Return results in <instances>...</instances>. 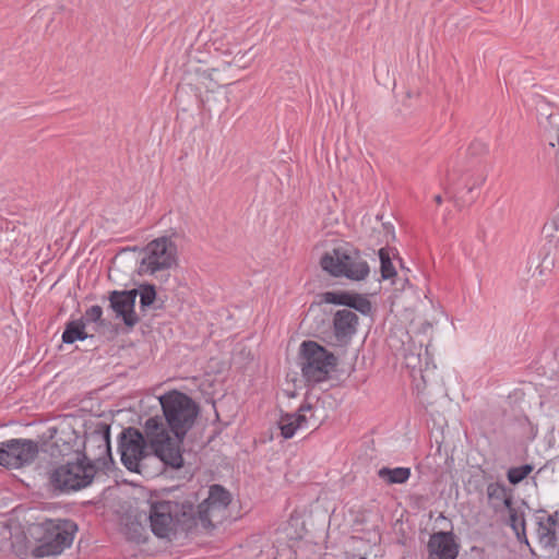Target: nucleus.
<instances>
[{
  "mask_svg": "<svg viewBox=\"0 0 559 559\" xmlns=\"http://www.w3.org/2000/svg\"><path fill=\"white\" fill-rule=\"evenodd\" d=\"M168 428L157 416L150 417L144 425L145 436L150 448L165 467L174 469L183 466L181 444L187 432L192 428L199 414L198 404L186 393L173 390L159 396Z\"/></svg>",
  "mask_w": 559,
  "mask_h": 559,
  "instance_id": "obj_1",
  "label": "nucleus"
},
{
  "mask_svg": "<svg viewBox=\"0 0 559 559\" xmlns=\"http://www.w3.org/2000/svg\"><path fill=\"white\" fill-rule=\"evenodd\" d=\"M87 442L97 449V453L68 459L48 472V487L52 495H70L85 489L92 485L98 471L111 467L110 427L104 423L98 424L87 435Z\"/></svg>",
  "mask_w": 559,
  "mask_h": 559,
  "instance_id": "obj_2",
  "label": "nucleus"
},
{
  "mask_svg": "<svg viewBox=\"0 0 559 559\" xmlns=\"http://www.w3.org/2000/svg\"><path fill=\"white\" fill-rule=\"evenodd\" d=\"M148 520L158 538L171 539L178 531L188 533L195 528L193 501L151 500Z\"/></svg>",
  "mask_w": 559,
  "mask_h": 559,
  "instance_id": "obj_3",
  "label": "nucleus"
},
{
  "mask_svg": "<svg viewBox=\"0 0 559 559\" xmlns=\"http://www.w3.org/2000/svg\"><path fill=\"white\" fill-rule=\"evenodd\" d=\"M320 265L330 275L334 277H346L352 281L360 282L368 277L370 267L362 258L361 252L348 242H343L325 252Z\"/></svg>",
  "mask_w": 559,
  "mask_h": 559,
  "instance_id": "obj_4",
  "label": "nucleus"
},
{
  "mask_svg": "<svg viewBox=\"0 0 559 559\" xmlns=\"http://www.w3.org/2000/svg\"><path fill=\"white\" fill-rule=\"evenodd\" d=\"M185 80L187 84L195 87L203 109L211 111L210 97L209 95L203 96L202 90L204 88L206 93H213L216 88L233 83L235 78L226 71V68L210 67L202 61H190Z\"/></svg>",
  "mask_w": 559,
  "mask_h": 559,
  "instance_id": "obj_5",
  "label": "nucleus"
},
{
  "mask_svg": "<svg viewBox=\"0 0 559 559\" xmlns=\"http://www.w3.org/2000/svg\"><path fill=\"white\" fill-rule=\"evenodd\" d=\"M43 535L32 550V557L58 556L72 545L76 524L71 520H49L43 523Z\"/></svg>",
  "mask_w": 559,
  "mask_h": 559,
  "instance_id": "obj_6",
  "label": "nucleus"
},
{
  "mask_svg": "<svg viewBox=\"0 0 559 559\" xmlns=\"http://www.w3.org/2000/svg\"><path fill=\"white\" fill-rule=\"evenodd\" d=\"M301 372L307 382L325 381L337 358L314 341H305L300 346Z\"/></svg>",
  "mask_w": 559,
  "mask_h": 559,
  "instance_id": "obj_7",
  "label": "nucleus"
},
{
  "mask_svg": "<svg viewBox=\"0 0 559 559\" xmlns=\"http://www.w3.org/2000/svg\"><path fill=\"white\" fill-rule=\"evenodd\" d=\"M146 440L143 433L133 427L122 430L119 436V451L121 454L122 464L130 472L141 473L144 462L150 459H157L160 461L153 451V455L146 452Z\"/></svg>",
  "mask_w": 559,
  "mask_h": 559,
  "instance_id": "obj_8",
  "label": "nucleus"
},
{
  "mask_svg": "<svg viewBox=\"0 0 559 559\" xmlns=\"http://www.w3.org/2000/svg\"><path fill=\"white\" fill-rule=\"evenodd\" d=\"M144 251L145 257L141 260L140 265L141 272L155 274L177 264V246L167 236L152 240Z\"/></svg>",
  "mask_w": 559,
  "mask_h": 559,
  "instance_id": "obj_9",
  "label": "nucleus"
},
{
  "mask_svg": "<svg viewBox=\"0 0 559 559\" xmlns=\"http://www.w3.org/2000/svg\"><path fill=\"white\" fill-rule=\"evenodd\" d=\"M50 438L52 444L50 445V455L55 459H78V455L88 454L86 452L87 437L83 439L72 428L71 425H61L59 427L50 428ZM91 447H94L91 444Z\"/></svg>",
  "mask_w": 559,
  "mask_h": 559,
  "instance_id": "obj_10",
  "label": "nucleus"
},
{
  "mask_svg": "<svg viewBox=\"0 0 559 559\" xmlns=\"http://www.w3.org/2000/svg\"><path fill=\"white\" fill-rule=\"evenodd\" d=\"M38 454V442L32 439L20 438L0 442V465L8 468L31 465Z\"/></svg>",
  "mask_w": 559,
  "mask_h": 559,
  "instance_id": "obj_11",
  "label": "nucleus"
},
{
  "mask_svg": "<svg viewBox=\"0 0 559 559\" xmlns=\"http://www.w3.org/2000/svg\"><path fill=\"white\" fill-rule=\"evenodd\" d=\"M190 500L195 502V497ZM231 501V497L228 490L221 485H213L210 487L209 497L202 501L198 507L193 504V516L195 527L200 524L203 528H212L213 519L217 516V513L225 510Z\"/></svg>",
  "mask_w": 559,
  "mask_h": 559,
  "instance_id": "obj_12",
  "label": "nucleus"
},
{
  "mask_svg": "<svg viewBox=\"0 0 559 559\" xmlns=\"http://www.w3.org/2000/svg\"><path fill=\"white\" fill-rule=\"evenodd\" d=\"M406 367L412 370L414 388L417 394L425 395L439 384V374L436 366L428 361V350L425 349V366L423 367L421 354L409 352L405 355Z\"/></svg>",
  "mask_w": 559,
  "mask_h": 559,
  "instance_id": "obj_13",
  "label": "nucleus"
},
{
  "mask_svg": "<svg viewBox=\"0 0 559 559\" xmlns=\"http://www.w3.org/2000/svg\"><path fill=\"white\" fill-rule=\"evenodd\" d=\"M138 289L112 290L109 293V308L120 318L127 328L133 329L139 323V317L134 311Z\"/></svg>",
  "mask_w": 559,
  "mask_h": 559,
  "instance_id": "obj_14",
  "label": "nucleus"
},
{
  "mask_svg": "<svg viewBox=\"0 0 559 559\" xmlns=\"http://www.w3.org/2000/svg\"><path fill=\"white\" fill-rule=\"evenodd\" d=\"M313 406L309 403L301 404L297 413L282 414L277 426L281 430V436L285 439H290L297 429L310 428L317 425L313 420Z\"/></svg>",
  "mask_w": 559,
  "mask_h": 559,
  "instance_id": "obj_15",
  "label": "nucleus"
},
{
  "mask_svg": "<svg viewBox=\"0 0 559 559\" xmlns=\"http://www.w3.org/2000/svg\"><path fill=\"white\" fill-rule=\"evenodd\" d=\"M427 549L428 559H456L460 544L452 531H440L430 535Z\"/></svg>",
  "mask_w": 559,
  "mask_h": 559,
  "instance_id": "obj_16",
  "label": "nucleus"
},
{
  "mask_svg": "<svg viewBox=\"0 0 559 559\" xmlns=\"http://www.w3.org/2000/svg\"><path fill=\"white\" fill-rule=\"evenodd\" d=\"M453 173H464L463 188L468 195V200L474 202L480 194V188L486 182L488 173L481 164H473L467 169L460 162L453 167Z\"/></svg>",
  "mask_w": 559,
  "mask_h": 559,
  "instance_id": "obj_17",
  "label": "nucleus"
},
{
  "mask_svg": "<svg viewBox=\"0 0 559 559\" xmlns=\"http://www.w3.org/2000/svg\"><path fill=\"white\" fill-rule=\"evenodd\" d=\"M358 316L349 309L337 310L333 318L335 345L345 346L357 332Z\"/></svg>",
  "mask_w": 559,
  "mask_h": 559,
  "instance_id": "obj_18",
  "label": "nucleus"
},
{
  "mask_svg": "<svg viewBox=\"0 0 559 559\" xmlns=\"http://www.w3.org/2000/svg\"><path fill=\"white\" fill-rule=\"evenodd\" d=\"M323 299L328 304L346 306L355 309L361 314H369L371 312L370 300L360 294L349 292H326L323 295Z\"/></svg>",
  "mask_w": 559,
  "mask_h": 559,
  "instance_id": "obj_19",
  "label": "nucleus"
},
{
  "mask_svg": "<svg viewBox=\"0 0 559 559\" xmlns=\"http://www.w3.org/2000/svg\"><path fill=\"white\" fill-rule=\"evenodd\" d=\"M508 525L512 528L515 534V537L519 543L525 544L531 547L527 535H526V520L525 514L520 509L511 510L509 513ZM532 554H535L532 548H530Z\"/></svg>",
  "mask_w": 559,
  "mask_h": 559,
  "instance_id": "obj_20",
  "label": "nucleus"
},
{
  "mask_svg": "<svg viewBox=\"0 0 559 559\" xmlns=\"http://www.w3.org/2000/svg\"><path fill=\"white\" fill-rule=\"evenodd\" d=\"M536 524H537V537H538L539 544L544 548L557 547L558 533H557L556 528L550 527L549 525L545 524L544 515L536 516Z\"/></svg>",
  "mask_w": 559,
  "mask_h": 559,
  "instance_id": "obj_21",
  "label": "nucleus"
},
{
  "mask_svg": "<svg viewBox=\"0 0 559 559\" xmlns=\"http://www.w3.org/2000/svg\"><path fill=\"white\" fill-rule=\"evenodd\" d=\"M87 337L83 319L69 321L62 333V342L66 344H73L75 341H83Z\"/></svg>",
  "mask_w": 559,
  "mask_h": 559,
  "instance_id": "obj_22",
  "label": "nucleus"
},
{
  "mask_svg": "<svg viewBox=\"0 0 559 559\" xmlns=\"http://www.w3.org/2000/svg\"><path fill=\"white\" fill-rule=\"evenodd\" d=\"M378 476L388 484H404L411 477V468L408 467H382L378 472Z\"/></svg>",
  "mask_w": 559,
  "mask_h": 559,
  "instance_id": "obj_23",
  "label": "nucleus"
},
{
  "mask_svg": "<svg viewBox=\"0 0 559 559\" xmlns=\"http://www.w3.org/2000/svg\"><path fill=\"white\" fill-rule=\"evenodd\" d=\"M379 259L382 280H390L396 276V270L392 263L389 250L386 248H381L379 250Z\"/></svg>",
  "mask_w": 559,
  "mask_h": 559,
  "instance_id": "obj_24",
  "label": "nucleus"
},
{
  "mask_svg": "<svg viewBox=\"0 0 559 559\" xmlns=\"http://www.w3.org/2000/svg\"><path fill=\"white\" fill-rule=\"evenodd\" d=\"M543 235L549 242H555V250L559 253V217H555L544 225Z\"/></svg>",
  "mask_w": 559,
  "mask_h": 559,
  "instance_id": "obj_25",
  "label": "nucleus"
},
{
  "mask_svg": "<svg viewBox=\"0 0 559 559\" xmlns=\"http://www.w3.org/2000/svg\"><path fill=\"white\" fill-rule=\"evenodd\" d=\"M533 468L534 466L532 464H524L522 466L511 467L507 473L509 483L512 485L520 484L532 473Z\"/></svg>",
  "mask_w": 559,
  "mask_h": 559,
  "instance_id": "obj_26",
  "label": "nucleus"
},
{
  "mask_svg": "<svg viewBox=\"0 0 559 559\" xmlns=\"http://www.w3.org/2000/svg\"><path fill=\"white\" fill-rule=\"evenodd\" d=\"M138 295L140 296V307L142 310H145L147 307H151L156 299L154 285H142L141 288L138 289Z\"/></svg>",
  "mask_w": 559,
  "mask_h": 559,
  "instance_id": "obj_27",
  "label": "nucleus"
},
{
  "mask_svg": "<svg viewBox=\"0 0 559 559\" xmlns=\"http://www.w3.org/2000/svg\"><path fill=\"white\" fill-rule=\"evenodd\" d=\"M507 493V487L501 483H490L487 486V496L489 500L500 502Z\"/></svg>",
  "mask_w": 559,
  "mask_h": 559,
  "instance_id": "obj_28",
  "label": "nucleus"
},
{
  "mask_svg": "<svg viewBox=\"0 0 559 559\" xmlns=\"http://www.w3.org/2000/svg\"><path fill=\"white\" fill-rule=\"evenodd\" d=\"M143 531L144 528L140 523L132 522L126 527L127 538L135 543H142L145 540L143 537Z\"/></svg>",
  "mask_w": 559,
  "mask_h": 559,
  "instance_id": "obj_29",
  "label": "nucleus"
},
{
  "mask_svg": "<svg viewBox=\"0 0 559 559\" xmlns=\"http://www.w3.org/2000/svg\"><path fill=\"white\" fill-rule=\"evenodd\" d=\"M102 316H103L102 307L98 305H95V306L90 307L85 311V314L82 319H83V321L85 320L87 322H95V323H99L100 325H104Z\"/></svg>",
  "mask_w": 559,
  "mask_h": 559,
  "instance_id": "obj_30",
  "label": "nucleus"
},
{
  "mask_svg": "<svg viewBox=\"0 0 559 559\" xmlns=\"http://www.w3.org/2000/svg\"><path fill=\"white\" fill-rule=\"evenodd\" d=\"M246 53L238 52L230 61H224L223 68H226V71L230 74V67H236L238 69H242L247 67V62L243 61Z\"/></svg>",
  "mask_w": 559,
  "mask_h": 559,
  "instance_id": "obj_31",
  "label": "nucleus"
},
{
  "mask_svg": "<svg viewBox=\"0 0 559 559\" xmlns=\"http://www.w3.org/2000/svg\"><path fill=\"white\" fill-rule=\"evenodd\" d=\"M544 521L545 524L556 528V526L559 525L558 511L554 512L552 514H548L547 516H544Z\"/></svg>",
  "mask_w": 559,
  "mask_h": 559,
  "instance_id": "obj_32",
  "label": "nucleus"
},
{
  "mask_svg": "<svg viewBox=\"0 0 559 559\" xmlns=\"http://www.w3.org/2000/svg\"><path fill=\"white\" fill-rule=\"evenodd\" d=\"M500 502H503L504 507L507 508L508 510V513H511V510H518L519 508H515L513 506V498L510 493H506L504 498L501 499Z\"/></svg>",
  "mask_w": 559,
  "mask_h": 559,
  "instance_id": "obj_33",
  "label": "nucleus"
},
{
  "mask_svg": "<svg viewBox=\"0 0 559 559\" xmlns=\"http://www.w3.org/2000/svg\"><path fill=\"white\" fill-rule=\"evenodd\" d=\"M435 202H436L437 204H441V203H442V197H441L440 194H437V195L435 197Z\"/></svg>",
  "mask_w": 559,
  "mask_h": 559,
  "instance_id": "obj_34",
  "label": "nucleus"
},
{
  "mask_svg": "<svg viewBox=\"0 0 559 559\" xmlns=\"http://www.w3.org/2000/svg\"><path fill=\"white\" fill-rule=\"evenodd\" d=\"M536 513L537 514H539V513L546 514L547 512H546V510L540 509V510H537Z\"/></svg>",
  "mask_w": 559,
  "mask_h": 559,
  "instance_id": "obj_35",
  "label": "nucleus"
},
{
  "mask_svg": "<svg viewBox=\"0 0 559 559\" xmlns=\"http://www.w3.org/2000/svg\"><path fill=\"white\" fill-rule=\"evenodd\" d=\"M359 559H366L365 557H360Z\"/></svg>",
  "mask_w": 559,
  "mask_h": 559,
  "instance_id": "obj_36",
  "label": "nucleus"
}]
</instances>
